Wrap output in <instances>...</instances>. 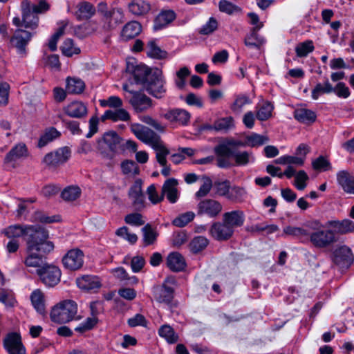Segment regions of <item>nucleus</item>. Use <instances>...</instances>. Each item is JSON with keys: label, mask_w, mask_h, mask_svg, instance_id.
<instances>
[{"label": "nucleus", "mask_w": 354, "mask_h": 354, "mask_svg": "<svg viewBox=\"0 0 354 354\" xmlns=\"http://www.w3.org/2000/svg\"><path fill=\"white\" fill-rule=\"evenodd\" d=\"M21 7L22 19L21 20L19 17H15L12 20L13 24L20 28L16 30L11 41L19 53L25 55L26 46L32 37L36 34L35 30L39 26V17L31 9L29 1H22Z\"/></svg>", "instance_id": "obj_1"}, {"label": "nucleus", "mask_w": 354, "mask_h": 354, "mask_svg": "<svg viewBox=\"0 0 354 354\" xmlns=\"http://www.w3.org/2000/svg\"><path fill=\"white\" fill-rule=\"evenodd\" d=\"M244 142L228 138L214 148L216 156V165L220 168H230L232 166H245L254 161L250 151H239L238 147H245Z\"/></svg>", "instance_id": "obj_2"}, {"label": "nucleus", "mask_w": 354, "mask_h": 354, "mask_svg": "<svg viewBox=\"0 0 354 354\" xmlns=\"http://www.w3.org/2000/svg\"><path fill=\"white\" fill-rule=\"evenodd\" d=\"M134 82L137 84L142 85L143 88L154 97L162 98L167 91L165 86V80L162 71L155 68H149L144 65L137 66L133 71Z\"/></svg>", "instance_id": "obj_3"}, {"label": "nucleus", "mask_w": 354, "mask_h": 354, "mask_svg": "<svg viewBox=\"0 0 354 354\" xmlns=\"http://www.w3.org/2000/svg\"><path fill=\"white\" fill-rule=\"evenodd\" d=\"M47 239L41 240L40 238L27 241L28 257L24 261L26 266L39 269L47 264L45 261L46 258L42 254L49 253L54 248L53 243L48 241Z\"/></svg>", "instance_id": "obj_4"}, {"label": "nucleus", "mask_w": 354, "mask_h": 354, "mask_svg": "<svg viewBox=\"0 0 354 354\" xmlns=\"http://www.w3.org/2000/svg\"><path fill=\"white\" fill-rule=\"evenodd\" d=\"M4 233L7 237L12 239L26 236V241L30 239L35 240L41 238V240H44L48 238V233L46 230L39 226L33 225H10L4 230Z\"/></svg>", "instance_id": "obj_5"}, {"label": "nucleus", "mask_w": 354, "mask_h": 354, "mask_svg": "<svg viewBox=\"0 0 354 354\" xmlns=\"http://www.w3.org/2000/svg\"><path fill=\"white\" fill-rule=\"evenodd\" d=\"M77 313V304L73 300L66 299L53 306L50 316L53 322L64 324L75 319Z\"/></svg>", "instance_id": "obj_6"}, {"label": "nucleus", "mask_w": 354, "mask_h": 354, "mask_svg": "<svg viewBox=\"0 0 354 354\" xmlns=\"http://www.w3.org/2000/svg\"><path fill=\"white\" fill-rule=\"evenodd\" d=\"M176 280L174 278H167L161 286L153 288V295L156 301L160 304H165L169 307L175 306L174 303V288L168 283L174 285Z\"/></svg>", "instance_id": "obj_7"}, {"label": "nucleus", "mask_w": 354, "mask_h": 354, "mask_svg": "<svg viewBox=\"0 0 354 354\" xmlns=\"http://www.w3.org/2000/svg\"><path fill=\"white\" fill-rule=\"evenodd\" d=\"M36 272L40 281L47 287H55L60 282L62 272L55 265L47 263Z\"/></svg>", "instance_id": "obj_8"}, {"label": "nucleus", "mask_w": 354, "mask_h": 354, "mask_svg": "<svg viewBox=\"0 0 354 354\" xmlns=\"http://www.w3.org/2000/svg\"><path fill=\"white\" fill-rule=\"evenodd\" d=\"M71 155V151L69 147H61L46 154L42 162L48 168L55 169L66 162Z\"/></svg>", "instance_id": "obj_9"}, {"label": "nucleus", "mask_w": 354, "mask_h": 354, "mask_svg": "<svg viewBox=\"0 0 354 354\" xmlns=\"http://www.w3.org/2000/svg\"><path fill=\"white\" fill-rule=\"evenodd\" d=\"M310 243L317 248L330 247L337 241L335 233L331 230H317L309 234Z\"/></svg>", "instance_id": "obj_10"}, {"label": "nucleus", "mask_w": 354, "mask_h": 354, "mask_svg": "<svg viewBox=\"0 0 354 354\" xmlns=\"http://www.w3.org/2000/svg\"><path fill=\"white\" fill-rule=\"evenodd\" d=\"M131 129L138 139L152 148L156 147V145L161 141L160 137L156 133L142 124H133Z\"/></svg>", "instance_id": "obj_11"}, {"label": "nucleus", "mask_w": 354, "mask_h": 354, "mask_svg": "<svg viewBox=\"0 0 354 354\" xmlns=\"http://www.w3.org/2000/svg\"><path fill=\"white\" fill-rule=\"evenodd\" d=\"M84 252L78 249L73 248L67 252L62 257V261L64 267L71 271L78 270L84 264Z\"/></svg>", "instance_id": "obj_12"}, {"label": "nucleus", "mask_w": 354, "mask_h": 354, "mask_svg": "<svg viewBox=\"0 0 354 354\" xmlns=\"http://www.w3.org/2000/svg\"><path fill=\"white\" fill-rule=\"evenodd\" d=\"M131 97H126L136 113L145 112L152 107V100L145 94L138 91H130Z\"/></svg>", "instance_id": "obj_13"}, {"label": "nucleus", "mask_w": 354, "mask_h": 354, "mask_svg": "<svg viewBox=\"0 0 354 354\" xmlns=\"http://www.w3.org/2000/svg\"><path fill=\"white\" fill-rule=\"evenodd\" d=\"M142 185V181L140 179H137L129 188L128 193L131 204L137 211H140L145 207V197Z\"/></svg>", "instance_id": "obj_14"}, {"label": "nucleus", "mask_w": 354, "mask_h": 354, "mask_svg": "<svg viewBox=\"0 0 354 354\" xmlns=\"http://www.w3.org/2000/svg\"><path fill=\"white\" fill-rule=\"evenodd\" d=\"M3 346L9 354H26V349L22 344L21 336L17 333L7 335L3 339Z\"/></svg>", "instance_id": "obj_15"}, {"label": "nucleus", "mask_w": 354, "mask_h": 354, "mask_svg": "<svg viewBox=\"0 0 354 354\" xmlns=\"http://www.w3.org/2000/svg\"><path fill=\"white\" fill-rule=\"evenodd\" d=\"M124 12L120 8H112L111 12L102 19V30L104 32H109L115 28L124 21Z\"/></svg>", "instance_id": "obj_16"}, {"label": "nucleus", "mask_w": 354, "mask_h": 354, "mask_svg": "<svg viewBox=\"0 0 354 354\" xmlns=\"http://www.w3.org/2000/svg\"><path fill=\"white\" fill-rule=\"evenodd\" d=\"M209 234L217 241H223L230 239L234 234L232 230L222 220L221 222H214L209 228Z\"/></svg>", "instance_id": "obj_17"}, {"label": "nucleus", "mask_w": 354, "mask_h": 354, "mask_svg": "<svg viewBox=\"0 0 354 354\" xmlns=\"http://www.w3.org/2000/svg\"><path fill=\"white\" fill-rule=\"evenodd\" d=\"M353 259L351 249L346 245L337 248L333 254V261L342 268L349 266L353 263Z\"/></svg>", "instance_id": "obj_18"}, {"label": "nucleus", "mask_w": 354, "mask_h": 354, "mask_svg": "<svg viewBox=\"0 0 354 354\" xmlns=\"http://www.w3.org/2000/svg\"><path fill=\"white\" fill-rule=\"evenodd\" d=\"M222 205L213 199H205L198 204V214L216 217L222 211Z\"/></svg>", "instance_id": "obj_19"}, {"label": "nucleus", "mask_w": 354, "mask_h": 354, "mask_svg": "<svg viewBox=\"0 0 354 354\" xmlns=\"http://www.w3.org/2000/svg\"><path fill=\"white\" fill-rule=\"evenodd\" d=\"M222 219L234 232L236 228L240 227L243 225L245 214L242 210H233L225 212L223 214Z\"/></svg>", "instance_id": "obj_20"}, {"label": "nucleus", "mask_w": 354, "mask_h": 354, "mask_svg": "<svg viewBox=\"0 0 354 354\" xmlns=\"http://www.w3.org/2000/svg\"><path fill=\"white\" fill-rule=\"evenodd\" d=\"M162 116L170 122L178 123L185 125L190 119V114L188 111L181 109H173L167 111Z\"/></svg>", "instance_id": "obj_21"}, {"label": "nucleus", "mask_w": 354, "mask_h": 354, "mask_svg": "<svg viewBox=\"0 0 354 354\" xmlns=\"http://www.w3.org/2000/svg\"><path fill=\"white\" fill-rule=\"evenodd\" d=\"M64 113L69 117L82 119L88 114L86 105L80 101H74L64 108Z\"/></svg>", "instance_id": "obj_22"}, {"label": "nucleus", "mask_w": 354, "mask_h": 354, "mask_svg": "<svg viewBox=\"0 0 354 354\" xmlns=\"http://www.w3.org/2000/svg\"><path fill=\"white\" fill-rule=\"evenodd\" d=\"M324 227H330L334 229L335 233L346 234L354 232V222L349 219L328 221Z\"/></svg>", "instance_id": "obj_23"}, {"label": "nucleus", "mask_w": 354, "mask_h": 354, "mask_svg": "<svg viewBox=\"0 0 354 354\" xmlns=\"http://www.w3.org/2000/svg\"><path fill=\"white\" fill-rule=\"evenodd\" d=\"M96 12L95 6L90 2L81 1L76 5V10L74 15L78 21L88 20Z\"/></svg>", "instance_id": "obj_24"}, {"label": "nucleus", "mask_w": 354, "mask_h": 354, "mask_svg": "<svg viewBox=\"0 0 354 354\" xmlns=\"http://www.w3.org/2000/svg\"><path fill=\"white\" fill-rule=\"evenodd\" d=\"M178 180L174 178L167 179L162 187V195H165L171 203H175L178 199Z\"/></svg>", "instance_id": "obj_25"}, {"label": "nucleus", "mask_w": 354, "mask_h": 354, "mask_svg": "<svg viewBox=\"0 0 354 354\" xmlns=\"http://www.w3.org/2000/svg\"><path fill=\"white\" fill-rule=\"evenodd\" d=\"M121 140V138L115 131H109L104 133L98 144L102 146V143H104L110 151L115 152L120 148Z\"/></svg>", "instance_id": "obj_26"}, {"label": "nucleus", "mask_w": 354, "mask_h": 354, "mask_svg": "<svg viewBox=\"0 0 354 354\" xmlns=\"http://www.w3.org/2000/svg\"><path fill=\"white\" fill-rule=\"evenodd\" d=\"M337 180L343 190L347 194H354V176L345 170L337 174Z\"/></svg>", "instance_id": "obj_27"}, {"label": "nucleus", "mask_w": 354, "mask_h": 354, "mask_svg": "<svg viewBox=\"0 0 354 354\" xmlns=\"http://www.w3.org/2000/svg\"><path fill=\"white\" fill-rule=\"evenodd\" d=\"M176 13L171 10L161 11L154 20L153 29L158 30L167 27L176 19Z\"/></svg>", "instance_id": "obj_28"}, {"label": "nucleus", "mask_w": 354, "mask_h": 354, "mask_svg": "<svg viewBox=\"0 0 354 354\" xmlns=\"http://www.w3.org/2000/svg\"><path fill=\"white\" fill-rule=\"evenodd\" d=\"M262 26L263 24H260L252 28L250 34H248L244 39L245 46L259 49L265 43L264 38L258 34V31Z\"/></svg>", "instance_id": "obj_29"}, {"label": "nucleus", "mask_w": 354, "mask_h": 354, "mask_svg": "<svg viewBox=\"0 0 354 354\" xmlns=\"http://www.w3.org/2000/svg\"><path fill=\"white\" fill-rule=\"evenodd\" d=\"M142 31L141 24L136 21L127 23L121 31V37L124 41L132 39Z\"/></svg>", "instance_id": "obj_30"}, {"label": "nucleus", "mask_w": 354, "mask_h": 354, "mask_svg": "<svg viewBox=\"0 0 354 354\" xmlns=\"http://www.w3.org/2000/svg\"><path fill=\"white\" fill-rule=\"evenodd\" d=\"M130 114L127 111L124 109L118 108L114 110H106L102 115L101 119L102 121L106 120H111L112 121H123L127 122L130 120Z\"/></svg>", "instance_id": "obj_31"}, {"label": "nucleus", "mask_w": 354, "mask_h": 354, "mask_svg": "<svg viewBox=\"0 0 354 354\" xmlns=\"http://www.w3.org/2000/svg\"><path fill=\"white\" fill-rule=\"evenodd\" d=\"M77 286L84 290L97 289L101 286V283L97 276L86 275L77 278L76 280Z\"/></svg>", "instance_id": "obj_32"}, {"label": "nucleus", "mask_w": 354, "mask_h": 354, "mask_svg": "<svg viewBox=\"0 0 354 354\" xmlns=\"http://www.w3.org/2000/svg\"><path fill=\"white\" fill-rule=\"evenodd\" d=\"M129 11L135 16H144L151 10V6L145 0H132L128 4Z\"/></svg>", "instance_id": "obj_33"}, {"label": "nucleus", "mask_w": 354, "mask_h": 354, "mask_svg": "<svg viewBox=\"0 0 354 354\" xmlns=\"http://www.w3.org/2000/svg\"><path fill=\"white\" fill-rule=\"evenodd\" d=\"M167 265L174 272H180L186 266L185 259L177 252H173L168 255Z\"/></svg>", "instance_id": "obj_34"}, {"label": "nucleus", "mask_w": 354, "mask_h": 354, "mask_svg": "<svg viewBox=\"0 0 354 354\" xmlns=\"http://www.w3.org/2000/svg\"><path fill=\"white\" fill-rule=\"evenodd\" d=\"M28 155V150L25 144L19 143L16 145L11 150L6 154L4 162L6 163L15 162L17 160L26 157Z\"/></svg>", "instance_id": "obj_35"}, {"label": "nucleus", "mask_w": 354, "mask_h": 354, "mask_svg": "<svg viewBox=\"0 0 354 354\" xmlns=\"http://www.w3.org/2000/svg\"><path fill=\"white\" fill-rule=\"evenodd\" d=\"M295 118L304 124H312L316 120V114L311 110L306 109H297L294 111Z\"/></svg>", "instance_id": "obj_36"}, {"label": "nucleus", "mask_w": 354, "mask_h": 354, "mask_svg": "<svg viewBox=\"0 0 354 354\" xmlns=\"http://www.w3.org/2000/svg\"><path fill=\"white\" fill-rule=\"evenodd\" d=\"M85 88L84 82L80 78L70 77L66 79V91L69 94H80Z\"/></svg>", "instance_id": "obj_37"}, {"label": "nucleus", "mask_w": 354, "mask_h": 354, "mask_svg": "<svg viewBox=\"0 0 354 354\" xmlns=\"http://www.w3.org/2000/svg\"><path fill=\"white\" fill-rule=\"evenodd\" d=\"M273 106L269 102H264L257 106V118L261 121L268 120L272 116Z\"/></svg>", "instance_id": "obj_38"}, {"label": "nucleus", "mask_w": 354, "mask_h": 354, "mask_svg": "<svg viewBox=\"0 0 354 354\" xmlns=\"http://www.w3.org/2000/svg\"><path fill=\"white\" fill-rule=\"evenodd\" d=\"M159 335L164 338L169 344H175L178 341V335L169 325H163L158 330Z\"/></svg>", "instance_id": "obj_39"}, {"label": "nucleus", "mask_w": 354, "mask_h": 354, "mask_svg": "<svg viewBox=\"0 0 354 354\" xmlns=\"http://www.w3.org/2000/svg\"><path fill=\"white\" fill-rule=\"evenodd\" d=\"M147 55L155 59H165L167 55V53L158 46L156 41L153 40L148 42L147 45Z\"/></svg>", "instance_id": "obj_40"}, {"label": "nucleus", "mask_w": 354, "mask_h": 354, "mask_svg": "<svg viewBox=\"0 0 354 354\" xmlns=\"http://www.w3.org/2000/svg\"><path fill=\"white\" fill-rule=\"evenodd\" d=\"M59 136L60 133L54 127L46 129L39 140L38 147L39 148L44 147L48 143L59 137Z\"/></svg>", "instance_id": "obj_41"}, {"label": "nucleus", "mask_w": 354, "mask_h": 354, "mask_svg": "<svg viewBox=\"0 0 354 354\" xmlns=\"http://www.w3.org/2000/svg\"><path fill=\"white\" fill-rule=\"evenodd\" d=\"M111 272L113 276L120 281H124L127 283L136 284L138 279L136 277H129L126 270L122 267H118L112 270Z\"/></svg>", "instance_id": "obj_42"}, {"label": "nucleus", "mask_w": 354, "mask_h": 354, "mask_svg": "<svg viewBox=\"0 0 354 354\" xmlns=\"http://www.w3.org/2000/svg\"><path fill=\"white\" fill-rule=\"evenodd\" d=\"M234 127V119L231 116L219 118L214 123V128L216 131L226 132Z\"/></svg>", "instance_id": "obj_43"}, {"label": "nucleus", "mask_w": 354, "mask_h": 354, "mask_svg": "<svg viewBox=\"0 0 354 354\" xmlns=\"http://www.w3.org/2000/svg\"><path fill=\"white\" fill-rule=\"evenodd\" d=\"M247 192L245 188L234 186L230 187L227 199L234 203H241L244 201Z\"/></svg>", "instance_id": "obj_44"}, {"label": "nucleus", "mask_w": 354, "mask_h": 354, "mask_svg": "<svg viewBox=\"0 0 354 354\" xmlns=\"http://www.w3.org/2000/svg\"><path fill=\"white\" fill-rule=\"evenodd\" d=\"M30 299L36 310L40 314H44L45 313V305L42 292L39 290H35L31 294Z\"/></svg>", "instance_id": "obj_45"}, {"label": "nucleus", "mask_w": 354, "mask_h": 354, "mask_svg": "<svg viewBox=\"0 0 354 354\" xmlns=\"http://www.w3.org/2000/svg\"><path fill=\"white\" fill-rule=\"evenodd\" d=\"M209 244V240L203 236L194 237L189 243L190 250L194 253H198L203 250Z\"/></svg>", "instance_id": "obj_46"}, {"label": "nucleus", "mask_w": 354, "mask_h": 354, "mask_svg": "<svg viewBox=\"0 0 354 354\" xmlns=\"http://www.w3.org/2000/svg\"><path fill=\"white\" fill-rule=\"evenodd\" d=\"M333 90V86L329 82L328 80L326 79L324 84L318 83L316 84L312 91V97L314 100H317L319 95L325 93H330Z\"/></svg>", "instance_id": "obj_47"}, {"label": "nucleus", "mask_w": 354, "mask_h": 354, "mask_svg": "<svg viewBox=\"0 0 354 354\" xmlns=\"http://www.w3.org/2000/svg\"><path fill=\"white\" fill-rule=\"evenodd\" d=\"M81 195V189L77 186H68L62 192V198L66 201H74Z\"/></svg>", "instance_id": "obj_48"}, {"label": "nucleus", "mask_w": 354, "mask_h": 354, "mask_svg": "<svg viewBox=\"0 0 354 354\" xmlns=\"http://www.w3.org/2000/svg\"><path fill=\"white\" fill-rule=\"evenodd\" d=\"M315 49L313 42L311 40H306L304 42L299 43L295 47L297 56L299 57H306L310 53Z\"/></svg>", "instance_id": "obj_49"}, {"label": "nucleus", "mask_w": 354, "mask_h": 354, "mask_svg": "<svg viewBox=\"0 0 354 354\" xmlns=\"http://www.w3.org/2000/svg\"><path fill=\"white\" fill-rule=\"evenodd\" d=\"M61 50L63 55L66 57H72L73 55H77L80 53V49L74 45L73 40L66 39L61 46Z\"/></svg>", "instance_id": "obj_50"}, {"label": "nucleus", "mask_w": 354, "mask_h": 354, "mask_svg": "<svg viewBox=\"0 0 354 354\" xmlns=\"http://www.w3.org/2000/svg\"><path fill=\"white\" fill-rule=\"evenodd\" d=\"M143 233V242L145 245H152L155 243L158 234L151 227L150 224H147L142 229Z\"/></svg>", "instance_id": "obj_51"}, {"label": "nucleus", "mask_w": 354, "mask_h": 354, "mask_svg": "<svg viewBox=\"0 0 354 354\" xmlns=\"http://www.w3.org/2000/svg\"><path fill=\"white\" fill-rule=\"evenodd\" d=\"M268 141V138L255 133H252L250 136L246 137V141L244 142L245 146L252 147L263 145Z\"/></svg>", "instance_id": "obj_52"}, {"label": "nucleus", "mask_w": 354, "mask_h": 354, "mask_svg": "<svg viewBox=\"0 0 354 354\" xmlns=\"http://www.w3.org/2000/svg\"><path fill=\"white\" fill-rule=\"evenodd\" d=\"M156 152V159L158 163L162 166H165L167 164L166 156L169 154V150L165 147L162 140L156 145V147H153Z\"/></svg>", "instance_id": "obj_53"}, {"label": "nucleus", "mask_w": 354, "mask_h": 354, "mask_svg": "<svg viewBox=\"0 0 354 354\" xmlns=\"http://www.w3.org/2000/svg\"><path fill=\"white\" fill-rule=\"evenodd\" d=\"M121 168L124 174L138 175L139 174V167L133 160H127L121 163Z\"/></svg>", "instance_id": "obj_54"}, {"label": "nucleus", "mask_w": 354, "mask_h": 354, "mask_svg": "<svg viewBox=\"0 0 354 354\" xmlns=\"http://www.w3.org/2000/svg\"><path fill=\"white\" fill-rule=\"evenodd\" d=\"M251 103V100L248 96L241 95L236 96L234 103L231 105L232 111L236 113H240L242 111L243 107Z\"/></svg>", "instance_id": "obj_55"}, {"label": "nucleus", "mask_w": 354, "mask_h": 354, "mask_svg": "<svg viewBox=\"0 0 354 354\" xmlns=\"http://www.w3.org/2000/svg\"><path fill=\"white\" fill-rule=\"evenodd\" d=\"M194 216L195 214L192 212H185L174 218L172 224L176 227H183L191 222L194 218Z\"/></svg>", "instance_id": "obj_56"}, {"label": "nucleus", "mask_w": 354, "mask_h": 354, "mask_svg": "<svg viewBox=\"0 0 354 354\" xmlns=\"http://www.w3.org/2000/svg\"><path fill=\"white\" fill-rule=\"evenodd\" d=\"M283 233L286 235H290L299 238H303L309 236V233L304 228L292 226L286 227L283 229Z\"/></svg>", "instance_id": "obj_57"}, {"label": "nucleus", "mask_w": 354, "mask_h": 354, "mask_svg": "<svg viewBox=\"0 0 354 354\" xmlns=\"http://www.w3.org/2000/svg\"><path fill=\"white\" fill-rule=\"evenodd\" d=\"M278 230V227L274 225H265L262 224H256L249 226L246 228V230L252 233H257L262 231L267 230L268 234L273 233Z\"/></svg>", "instance_id": "obj_58"}, {"label": "nucleus", "mask_w": 354, "mask_h": 354, "mask_svg": "<svg viewBox=\"0 0 354 354\" xmlns=\"http://www.w3.org/2000/svg\"><path fill=\"white\" fill-rule=\"evenodd\" d=\"M203 183L201 185L199 190L196 193V197L198 198L207 196L212 187V181L210 178L203 176Z\"/></svg>", "instance_id": "obj_59"}, {"label": "nucleus", "mask_w": 354, "mask_h": 354, "mask_svg": "<svg viewBox=\"0 0 354 354\" xmlns=\"http://www.w3.org/2000/svg\"><path fill=\"white\" fill-rule=\"evenodd\" d=\"M115 234L120 237L127 240L131 244H134L138 241V236L136 234L130 233L129 229L126 226H123L117 230Z\"/></svg>", "instance_id": "obj_60"}, {"label": "nucleus", "mask_w": 354, "mask_h": 354, "mask_svg": "<svg viewBox=\"0 0 354 354\" xmlns=\"http://www.w3.org/2000/svg\"><path fill=\"white\" fill-rule=\"evenodd\" d=\"M126 223L133 226H141L145 223L142 215L140 213H131L124 217Z\"/></svg>", "instance_id": "obj_61"}, {"label": "nucleus", "mask_w": 354, "mask_h": 354, "mask_svg": "<svg viewBox=\"0 0 354 354\" xmlns=\"http://www.w3.org/2000/svg\"><path fill=\"white\" fill-rule=\"evenodd\" d=\"M10 85L6 82H0V106H6L8 103Z\"/></svg>", "instance_id": "obj_62"}, {"label": "nucleus", "mask_w": 354, "mask_h": 354, "mask_svg": "<svg viewBox=\"0 0 354 354\" xmlns=\"http://www.w3.org/2000/svg\"><path fill=\"white\" fill-rule=\"evenodd\" d=\"M218 27L217 21L213 18H209V21L202 26L199 32L202 35L212 34Z\"/></svg>", "instance_id": "obj_63"}, {"label": "nucleus", "mask_w": 354, "mask_h": 354, "mask_svg": "<svg viewBox=\"0 0 354 354\" xmlns=\"http://www.w3.org/2000/svg\"><path fill=\"white\" fill-rule=\"evenodd\" d=\"M313 167L316 170L327 171L330 169V164L324 156H319L313 161Z\"/></svg>", "instance_id": "obj_64"}]
</instances>
